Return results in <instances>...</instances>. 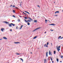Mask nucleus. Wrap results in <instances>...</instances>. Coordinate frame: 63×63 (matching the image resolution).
Here are the masks:
<instances>
[{"label": "nucleus", "mask_w": 63, "mask_h": 63, "mask_svg": "<svg viewBox=\"0 0 63 63\" xmlns=\"http://www.w3.org/2000/svg\"><path fill=\"white\" fill-rule=\"evenodd\" d=\"M60 47H61V46H60L59 47V46L57 48V50L58 52H59V50H60Z\"/></svg>", "instance_id": "obj_1"}, {"label": "nucleus", "mask_w": 63, "mask_h": 63, "mask_svg": "<svg viewBox=\"0 0 63 63\" xmlns=\"http://www.w3.org/2000/svg\"><path fill=\"white\" fill-rule=\"evenodd\" d=\"M40 28H41V27H39V28H37L35 29L34 30H33L32 31V32H34V31H36V30H38V29H40Z\"/></svg>", "instance_id": "obj_2"}, {"label": "nucleus", "mask_w": 63, "mask_h": 63, "mask_svg": "<svg viewBox=\"0 0 63 63\" xmlns=\"http://www.w3.org/2000/svg\"><path fill=\"white\" fill-rule=\"evenodd\" d=\"M49 55H51V56L52 55V53H51V52H50V51L49 50Z\"/></svg>", "instance_id": "obj_3"}, {"label": "nucleus", "mask_w": 63, "mask_h": 63, "mask_svg": "<svg viewBox=\"0 0 63 63\" xmlns=\"http://www.w3.org/2000/svg\"><path fill=\"white\" fill-rule=\"evenodd\" d=\"M3 22L4 23H6V24H8V23H9V22H8L6 21H3Z\"/></svg>", "instance_id": "obj_4"}, {"label": "nucleus", "mask_w": 63, "mask_h": 63, "mask_svg": "<svg viewBox=\"0 0 63 63\" xmlns=\"http://www.w3.org/2000/svg\"><path fill=\"white\" fill-rule=\"evenodd\" d=\"M8 25H9V27H12V26L11 25H12L11 23L10 24H8Z\"/></svg>", "instance_id": "obj_5"}, {"label": "nucleus", "mask_w": 63, "mask_h": 63, "mask_svg": "<svg viewBox=\"0 0 63 63\" xmlns=\"http://www.w3.org/2000/svg\"><path fill=\"white\" fill-rule=\"evenodd\" d=\"M49 25H53V26H54V25H55V24L53 23L49 24Z\"/></svg>", "instance_id": "obj_6"}, {"label": "nucleus", "mask_w": 63, "mask_h": 63, "mask_svg": "<svg viewBox=\"0 0 63 63\" xmlns=\"http://www.w3.org/2000/svg\"><path fill=\"white\" fill-rule=\"evenodd\" d=\"M48 52H46V57H47V56H48Z\"/></svg>", "instance_id": "obj_7"}, {"label": "nucleus", "mask_w": 63, "mask_h": 63, "mask_svg": "<svg viewBox=\"0 0 63 63\" xmlns=\"http://www.w3.org/2000/svg\"><path fill=\"white\" fill-rule=\"evenodd\" d=\"M3 38L5 39V40H7V38H6V37H3Z\"/></svg>", "instance_id": "obj_8"}, {"label": "nucleus", "mask_w": 63, "mask_h": 63, "mask_svg": "<svg viewBox=\"0 0 63 63\" xmlns=\"http://www.w3.org/2000/svg\"><path fill=\"white\" fill-rule=\"evenodd\" d=\"M60 12L59 11H57L55 13V14H56V13H59Z\"/></svg>", "instance_id": "obj_9"}, {"label": "nucleus", "mask_w": 63, "mask_h": 63, "mask_svg": "<svg viewBox=\"0 0 63 63\" xmlns=\"http://www.w3.org/2000/svg\"><path fill=\"white\" fill-rule=\"evenodd\" d=\"M14 43L16 44H18V43H19V44H20V43L19 42H14Z\"/></svg>", "instance_id": "obj_10"}, {"label": "nucleus", "mask_w": 63, "mask_h": 63, "mask_svg": "<svg viewBox=\"0 0 63 63\" xmlns=\"http://www.w3.org/2000/svg\"><path fill=\"white\" fill-rule=\"evenodd\" d=\"M11 25H13V26H15V24L13 23H11Z\"/></svg>", "instance_id": "obj_11"}, {"label": "nucleus", "mask_w": 63, "mask_h": 63, "mask_svg": "<svg viewBox=\"0 0 63 63\" xmlns=\"http://www.w3.org/2000/svg\"><path fill=\"white\" fill-rule=\"evenodd\" d=\"M29 19H30V20H32H32H32V19H31V18H30V17H29Z\"/></svg>", "instance_id": "obj_12"}, {"label": "nucleus", "mask_w": 63, "mask_h": 63, "mask_svg": "<svg viewBox=\"0 0 63 63\" xmlns=\"http://www.w3.org/2000/svg\"><path fill=\"white\" fill-rule=\"evenodd\" d=\"M56 60H57V61L58 62V61H59V60L57 58Z\"/></svg>", "instance_id": "obj_13"}, {"label": "nucleus", "mask_w": 63, "mask_h": 63, "mask_svg": "<svg viewBox=\"0 0 63 63\" xmlns=\"http://www.w3.org/2000/svg\"><path fill=\"white\" fill-rule=\"evenodd\" d=\"M61 36H59V37H58V39H60V38H61Z\"/></svg>", "instance_id": "obj_14"}, {"label": "nucleus", "mask_w": 63, "mask_h": 63, "mask_svg": "<svg viewBox=\"0 0 63 63\" xmlns=\"http://www.w3.org/2000/svg\"><path fill=\"white\" fill-rule=\"evenodd\" d=\"M37 36H35L33 38V39H36V38H37Z\"/></svg>", "instance_id": "obj_15"}, {"label": "nucleus", "mask_w": 63, "mask_h": 63, "mask_svg": "<svg viewBox=\"0 0 63 63\" xmlns=\"http://www.w3.org/2000/svg\"><path fill=\"white\" fill-rule=\"evenodd\" d=\"M34 22H37V20H35L34 21Z\"/></svg>", "instance_id": "obj_16"}, {"label": "nucleus", "mask_w": 63, "mask_h": 63, "mask_svg": "<svg viewBox=\"0 0 63 63\" xmlns=\"http://www.w3.org/2000/svg\"><path fill=\"white\" fill-rule=\"evenodd\" d=\"M23 25H21V27L20 28V29H21V28H22V26H23Z\"/></svg>", "instance_id": "obj_17"}, {"label": "nucleus", "mask_w": 63, "mask_h": 63, "mask_svg": "<svg viewBox=\"0 0 63 63\" xmlns=\"http://www.w3.org/2000/svg\"><path fill=\"white\" fill-rule=\"evenodd\" d=\"M56 53V51H54V54H55Z\"/></svg>", "instance_id": "obj_18"}, {"label": "nucleus", "mask_w": 63, "mask_h": 63, "mask_svg": "<svg viewBox=\"0 0 63 63\" xmlns=\"http://www.w3.org/2000/svg\"><path fill=\"white\" fill-rule=\"evenodd\" d=\"M24 18H25V19H27V16L25 17H24Z\"/></svg>", "instance_id": "obj_19"}, {"label": "nucleus", "mask_w": 63, "mask_h": 63, "mask_svg": "<svg viewBox=\"0 0 63 63\" xmlns=\"http://www.w3.org/2000/svg\"><path fill=\"white\" fill-rule=\"evenodd\" d=\"M27 24H28V25H30V23L29 22H28Z\"/></svg>", "instance_id": "obj_20"}, {"label": "nucleus", "mask_w": 63, "mask_h": 63, "mask_svg": "<svg viewBox=\"0 0 63 63\" xmlns=\"http://www.w3.org/2000/svg\"><path fill=\"white\" fill-rule=\"evenodd\" d=\"M20 59L22 61V62H23V59H22V58H20Z\"/></svg>", "instance_id": "obj_21"}, {"label": "nucleus", "mask_w": 63, "mask_h": 63, "mask_svg": "<svg viewBox=\"0 0 63 63\" xmlns=\"http://www.w3.org/2000/svg\"><path fill=\"white\" fill-rule=\"evenodd\" d=\"M16 55H19V54H19L17 53H16Z\"/></svg>", "instance_id": "obj_22"}, {"label": "nucleus", "mask_w": 63, "mask_h": 63, "mask_svg": "<svg viewBox=\"0 0 63 63\" xmlns=\"http://www.w3.org/2000/svg\"><path fill=\"white\" fill-rule=\"evenodd\" d=\"M46 59H44V62L45 63L46 62Z\"/></svg>", "instance_id": "obj_23"}, {"label": "nucleus", "mask_w": 63, "mask_h": 63, "mask_svg": "<svg viewBox=\"0 0 63 63\" xmlns=\"http://www.w3.org/2000/svg\"><path fill=\"white\" fill-rule=\"evenodd\" d=\"M27 21H29V22H31V21L30 20H27Z\"/></svg>", "instance_id": "obj_24"}, {"label": "nucleus", "mask_w": 63, "mask_h": 63, "mask_svg": "<svg viewBox=\"0 0 63 63\" xmlns=\"http://www.w3.org/2000/svg\"><path fill=\"white\" fill-rule=\"evenodd\" d=\"M24 20L26 22H28V21L26 20L25 19H24Z\"/></svg>", "instance_id": "obj_25"}, {"label": "nucleus", "mask_w": 63, "mask_h": 63, "mask_svg": "<svg viewBox=\"0 0 63 63\" xmlns=\"http://www.w3.org/2000/svg\"><path fill=\"white\" fill-rule=\"evenodd\" d=\"M24 20L26 22H28V21L26 20L25 19H24Z\"/></svg>", "instance_id": "obj_26"}, {"label": "nucleus", "mask_w": 63, "mask_h": 63, "mask_svg": "<svg viewBox=\"0 0 63 63\" xmlns=\"http://www.w3.org/2000/svg\"><path fill=\"white\" fill-rule=\"evenodd\" d=\"M1 31H2V32H3V31H3V30L2 28H1Z\"/></svg>", "instance_id": "obj_27"}, {"label": "nucleus", "mask_w": 63, "mask_h": 63, "mask_svg": "<svg viewBox=\"0 0 63 63\" xmlns=\"http://www.w3.org/2000/svg\"><path fill=\"white\" fill-rule=\"evenodd\" d=\"M13 13H15V11L14 10H13Z\"/></svg>", "instance_id": "obj_28"}, {"label": "nucleus", "mask_w": 63, "mask_h": 63, "mask_svg": "<svg viewBox=\"0 0 63 63\" xmlns=\"http://www.w3.org/2000/svg\"><path fill=\"white\" fill-rule=\"evenodd\" d=\"M13 8H14V7H16V6L15 5H14L12 7Z\"/></svg>", "instance_id": "obj_29"}, {"label": "nucleus", "mask_w": 63, "mask_h": 63, "mask_svg": "<svg viewBox=\"0 0 63 63\" xmlns=\"http://www.w3.org/2000/svg\"><path fill=\"white\" fill-rule=\"evenodd\" d=\"M62 57H63V56H62V55H61V58H62Z\"/></svg>", "instance_id": "obj_30"}, {"label": "nucleus", "mask_w": 63, "mask_h": 63, "mask_svg": "<svg viewBox=\"0 0 63 63\" xmlns=\"http://www.w3.org/2000/svg\"><path fill=\"white\" fill-rule=\"evenodd\" d=\"M46 45H47L46 44H45V45H44V47H46Z\"/></svg>", "instance_id": "obj_31"}, {"label": "nucleus", "mask_w": 63, "mask_h": 63, "mask_svg": "<svg viewBox=\"0 0 63 63\" xmlns=\"http://www.w3.org/2000/svg\"><path fill=\"white\" fill-rule=\"evenodd\" d=\"M49 43L47 42V45H48V44H49Z\"/></svg>", "instance_id": "obj_32"}, {"label": "nucleus", "mask_w": 63, "mask_h": 63, "mask_svg": "<svg viewBox=\"0 0 63 63\" xmlns=\"http://www.w3.org/2000/svg\"><path fill=\"white\" fill-rule=\"evenodd\" d=\"M50 59H51V61H52V58H51V57H50Z\"/></svg>", "instance_id": "obj_33"}, {"label": "nucleus", "mask_w": 63, "mask_h": 63, "mask_svg": "<svg viewBox=\"0 0 63 63\" xmlns=\"http://www.w3.org/2000/svg\"><path fill=\"white\" fill-rule=\"evenodd\" d=\"M18 22H19V21H20V20H19V19H18Z\"/></svg>", "instance_id": "obj_34"}, {"label": "nucleus", "mask_w": 63, "mask_h": 63, "mask_svg": "<svg viewBox=\"0 0 63 63\" xmlns=\"http://www.w3.org/2000/svg\"><path fill=\"white\" fill-rule=\"evenodd\" d=\"M45 21L46 22V21L47 22V20L46 19L45 20Z\"/></svg>", "instance_id": "obj_35"}, {"label": "nucleus", "mask_w": 63, "mask_h": 63, "mask_svg": "<svg viewBox=\"0 0 63 63\" xmlns=\"http://www.w3.org/2000/svg\"><path fill=\"white\" fill-rule=\"evenodd\" d=\"M24 12H25V13H27L28 12L27 11H24Z\"/></svg>", "instance_id": "obj_36"}, {"label": "nucleus", "mask_w": 63, "mask_h": 63, "mask_svg": "<svg viewBox=\"0 0 63 63\" xmlns=\"http://www.w3.org/2000/svg\"><path fill=\"white\" fill-rule=\"evenodd\" d=\"M51 46L52 47V43H51Z\"/></svg>", "instance_id": "obj_37"}, {"label": "nucleus", "mask_w": 63, "mask_h": 63, "mask_svg": "<svg viewBox=\"0 0 63 63\" xmlns=\"http://www.w3.org/2000/svg\"><path fill=\"white\" fill-rule=\"evenodd\" d=\"M50 31H53V30H51Z\"/></svg>", "instance_id": "obj_38"}, {"label": "nucleus", "mask_w": 63, "mask_h": 63, "mask_svg": "<svg viewBox=\"0 0 63 63\" xmlns=\"http://www.w3.org/2000/svg\"><path fill=\"white\" fill-rule=\"evenodd\" d=\"M18 27L17 26L16 27V29H17V28Z\"/></svg>", "instance_id": "obj_39"}, {"label": "nucleus", "mask_w": 63, "mask_h": 63, "mask_svg": "<svg viewBox=\"0 0 63 63\" xmlns=\"http://www.w3.org/2000/svg\"><path fill=\"white\" fill-rule=\"evenodd\" d=\"M37 7H38L39 8H40V6L39 5H38Z\"/></svg>", "instance_id": "obj_40"}, {"label": "nucleus", "mask_w": 63, "mask_h": 63, "mask_svg": "<svg viewBox=\"0 0 63 63\" xmlns=\"http://www.w3.org/2000/svg\"><path fill=\"white\" fill-rule=\"evenodd\" d=\"M10 31L11 32H12V29H10Z\"/></svg>", "instance_id": "obj_41"}, {"label": "nucleus", "mask_w": 63, "mask_h": 63, "mask_svg": "<svg viewBox=\"0 0 63 63\" xmlns=\"http://www.w3.org/2000/svg\"><path fill=\"white\" fill-rule=\"evenodd\" d=\"M47 45H46V47H48V46Z\"/></svg>", "instance_id": "obj_42"}, {"label": "nucleus", "mask_w": 63, "mask_h": 63, "mask_svg": "<svg viewBox=\"0 0 63 63\" xmlns=\"http://www.w3.org/2000/svg\"><path fill=\"white\" fill-rule=\"evenodd\" d=\"M27 13L28 14H30V13H29L28 12H27Z\"/></svg>", "instance_id": "obj_43"}, {"label": "nucleus", "mask_w": 63, "mask_h": 63, "mask_svg": "<svg viewBox=\"0 0 63 63\" xmlns=\"http://www.w3.org/2000/svg\"><path fill=\"white\" fill-rule=\"evenodd\" d=\"M13 16V17H15V18L16 17V16Z\"/></svg>", "instance_id": "obj_44"}, {"label": "nucleus", "mask_w": 63, "mask_h": 63, "mask_svg": "<svg viewBox=\"0 0 63 63\" xmlns=\"http://www.w3.org/2000/svg\"><path fill=\"white\" fill-rule=\"evenodd\" d=\"M22 3V2H21L20 3V6H21V3Z\"/></svg>", "instance_id": "obj_45"}, {"label": "nucleus", "mask_w": 63, "mask_h": 63, "mask_svg": "<svg viewBox=\"0 0 63 63\" xmlns=\"http://www.w3.org/2000/svg\"><path fill=\"white\" fill-rule=\"evenodd\" d=\"M13 6V5H10V6H11V7H12V6Z\"/></svg>", "instance_id": "obj_46"}, {"label": "nucleus", "mask_w": 63, "mask_h": 63, "mask_svg": "<svg viewBox=\"0 0 63 63\" xmlns=\"http://www.w3.org/2000/svg\"><path fill=\"white\" fill-rule=\"evenodd\" d=\"M63 38V37H62L61 38V39H62Z\"/></svg>", "instance_id": "obj_47"}, {"label": "nucleus", "mask_w": 63, "mask_h": 63, "mask_svg": "<svg viewBox=\"0 0 63 63\" xmlns=\"http://www.w3.org/2000/svg\"><path fill=\"white\" fill-rule=\"evenodd\" d=\"M52 62L53 63V62H54V61H52Z\"/></svg>", "instance_id": "obj_48"}, {"label": "nucleus", "mask_w": 63, "mask_h": 63, "mask_svg": "<svg viewBox=\"0 0 63 63\" xmlns=\"http://www.w3.org/2000/svg\"><path fill=\"white\" fill-rule=\"evenodd\" d=\"M2 29H3V30H5V29H4V28H2Z\"/></svg>", "instance_id": "obj_49"}, {"label": "nucleus", "mask_w": 63, "mask_h": 63, "mask_svg": "<svg viewBox=\"0 0 63 63\" xmlns=\"http://www.w3.org/2000/svg\"><path fill=\"white\" fill-rule=\"evenodd\" d=\"M47 33V32H45L44 33Z\"/></svg>", "instance_id": "obj_50"}, {"label": "nucleus", "mask_w": 63, "mask_h": 63, "mask_svg": "<svg viewBox=\"0 0 63 63\" xmlns=\"http://www.w3.org/2000/svg\"><path fill=\"white\" fill-rule=\"evenodd\" d=\"M23 14H25V13H24V12H23Z\"/></svg>", "instance_id": "obj_51"}, {"label": "nucleus", "mask_w": 63, "mask_h": 63, "mask_svg": "<svg viewBox=\"0 0 63 63\" xmlns=\"http://www.w3.org/2000/svg\"><path fill=\"white\" fill-rule=\"evenodd\" d=\"M15 8H16V9H17V7H16Z\"/></svg>", "instance_id": "obj_52"}, {"label": "nucleus", "mask_w": 63, "mask_h": 63, "mask_svg": "<svg viewBox=\"0 0 63 63\" xmlns=\"http://www.w3.org/2000/svg\"><path fill=\"white\" fill-rule=\"evenodd\" d=\"M2 40V39H0V40Z\"/></svg>", "instance_id": "obj_53"}, {"label": "nucleus", "mask_w": 63, "mask_h": 63, "mask_svg": "<svg viewBox=\"0 0 63 63\" xmlns=\"http://www.w3.org/2000/svg\"><path fill=\"white\" fill-rule=\"evenodd\" d=\"M19 16L20 17H22V16Z\"/></svg>", "instance_id": "obj_54"}, {"label": "nucleus", "mask_w": 63, "mask_h": 63, "mask_svg": "<svg viewBox=\"0 0 63 63\" xmlns=\"http://www.w3.org/2000/svg\"><path fill=\"white\" fill-rule=\"evenodd\" d=\"M25 15H27V14H26V13H25Z\"/></svg>", "instance_id": "obj_55"}, {"label": "nucleus", "mask_w": 63, "mask_h": 63, "mask_svg": "<svg viewBox=\"0 0 63 63\" xmlns=\"http://www.w3.org/2000/svg\"><path fill=\"white\" fill-rule=\"evenodd\" d=\"M60 62H61V63L62 62V61H60Z\"/></svg>", "instance_id": "obj_56"}, {"label": "nucleus", "mask_w": 63, "mask_h": 63, "mask_svg": "<svg viewBox=\"0 0 63 63\" xmlns=\"http://www.w3.org/2000/svg\"><path fill=\"white\" fill-rule=\"evenodd\" d=\"M39 16H38L37 17V18H39Z\"/></svg>", "instance_id": "obj_57"}, {"label": "nucleus", "mask_w": 63, "mask_h": 63, "mask_svg": "<svg viewBox=\"0 0 63 63\" xmlns=\"http://www.w3.org/2000/svg\"><path fill=\"white\" fill-rule=\"evenodd\" d=\"M31 53L32 54V52H31Z\"/></svg>", "instance_id": "obj_58"}, {"label": "nucleus", "mask_w": 63, "mask_h": 63, "mask_svg": "<svg viewBox=\"0 0 63 63\" xmlns=\"http://www.w3.org/2000/svg\"><path fill=\"white\" fill-rule=\"evenodd\" d=\"M12 22H13V20H12Z\"/></svg>", "instance_id": "obj_59"}, {"label": "nucleus", "mask_w": 63, "mask_h": 63, "mask_svg": "<svg viewBox=\"0 0 63 63\" xmlns=\"http://www.w3.org/2000/svg\"><path fill=\"white\" fill-rule=\"evenodd\" d=\"M55 16H57V15H55Z\"/></svg>", "instance_id": "obj_60"}, {"label": "nucleus", "mask_w": 63, "mask_h": 63, "mask_svg": "<svg viewBox=\"0 0 63 63\" xmlns=\"http://www.w3.org/2000/svg\"><path fill=\"white\" fill-rule=\"evenodd\" d=\"M55 3V2H54V3Z\"/></svg>", "instance_id": "obj_61"}, {"label": "nucleus", "mask_w": 63, "mask_h": 63, "mask_svg": "<svg viewBox=\"0 0 63 63\" xmlns=\"http://www.w3.org/2000/svg\"><path fill=\"white\" fill-rule=\"evenodd\" d=\"M48 59H48H49L48 58V59Z\"/></svg>", "instance_id": "obj_62"}, {"label": "nucleus", "mask_w": 63, "mask_h": 63, "mask_svg": "<svg viewBox=\"0 0 63 63\" xmlns=\"http://www.w3.org/2000/svg\"><path fill=\"white\" fill-rule=\"evenodd\" d=\"M13 16H15L13 15Z\"/></svg>", "instance_id": "obj_63"}, {"label": "nucleus", "mask_w": 63, "mask_h": 63, "mask_svg": "<svg viewBox=\"0 0 63 63\" xmlns=\"http://www.w3.org/2000/svg\"><path fill=\"white\" fill-rule=\"evenodd\" d=\"M19 61V60H18L17 61L18 62V61Z\"/></svg>", "instance_id": "obj_64"}]
</instances>
